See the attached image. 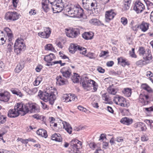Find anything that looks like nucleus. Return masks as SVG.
Returning a JSON list of instances; mask_svg holds the SVG:
<instances>
[{
    "label": "nucleus",
    "mask_w": 153,
    "mask_h": 153,
    "mask_svg": "<svg viewBox=\"0 0 153 153\" xmlns=\"http://www.w3.org/2000/svg\"><path fill=\"white\" fill-rule=\"evenodd\" d=\"M57 91L53 89L47 90L46 91L42 92L41 90L39 92L38 96L45 102L49 101V103L53 105L56 99Z\"/></svg>",
    "instance_id": "nucleus-2"
},
{
    "label": "nucleus",
    "mask_w": 153,
    "mask_h": 153,
    "mask_svg": "<svg viewBox=\"0 0 153 153\" xmlns=\"http://www.w3.org/2000/svg\"><path fill=\"white\" fill-rule=\"evenodd\" d=\"M129 53L131 56L133 58H136L137 56L134 53V49L132 48V51H130Z\"/></svg>",
    "instance_id": "nucleus-49"
},
{
    "label": "nucleus",
    "mask_w": 153,
    "mask_h": 153,
    "mask_svg": "<svg viewBox=\"0 0 153 153\" xmlns=\"http://www.w3.org/2000/svg\"><path fill=\"white\" fill-rule=\"evenodd\" d=\"M94 153H104V152L100 148H98L96 150Z\"/></svg>",
    "instance_id": "nucleus-64"
},
{
    "label": "nucleus",
    "mask_w": 153,
    "mask_h": 153,
    "mask_svg": "<svg viewBox=\"0 0 153 153\" xmlns=\"http://www.w3.org/2000/svg\"><path fill=\"white\" fill-rule=\"evenodd\" d=\"M120 122L124 124L129 125L133 123V120L131 118H129L127 117H124L121 120Z\"/></svg>",
    "instance_id": "nucleus-22"
},
{
    "label": "nucleus",
    "mask_w": 153,
    "mask_h": 153,
    "mask_svg": "<svg viewBox=\"0 0 153 153\" xmlns=\"http://www.w3.org/2000/svg\"><path fill=\"white\" fill-rule=\"evenodd\" d=\"M41 103L42 105V107L44 109H48V105L45 102H41Z\"/></svg>",
    "instance_id": "nucleus-56"
},
{
    "label": "nucleus",
    "mask_w": 153,
    "mask_h": 153,
    "mask_svg": "<svg viewBox=\"0 0 153 153\" xmlns=\"http://www.w3.org/2000/svg\"><path fill=\"white\" fill-rule=\"evenodd\" d=\"M56 84L59 85H63L68 83L67 79H64L61 76H57L56 78Z\"/></svg>",
    "instance_id": "nucleus-18"
},
{
    "label": "nucleus",
    "mask_w": 153,
    "mask_h": 153,
    "mask_svg": "<svg viewBox=\"0 0 153 153\" xmlns=\"http://www.w3.org/2000/svg\"><path fill=\"white\" fill-rule=\"evenodd\" d=\"M63 9L65 12L68 13V14L75 17H82L84 14L83 9L78 4L67 5L65 7H64Z\"/></svg>",
    "instance_id": "nucleus-3"
},
{
    "label": "nucleus",
    "mask_w": 153,
    "mask_h": 153,
    "mask_svg": "<svg viewBox=\"0 0 153 153\" xmlns=\"http://www.w3.org/2000/svg\"><path fill=\"white\" fill-rule=\"evenodd\" d=\"M89 22L91 23L96 25H104L101 21L96 19H92L90 20Z\"/></svg>",
    "instance_id": "nucleus-31"
},
{
    "label": "nucleus",
    "mask_w": 153,
    "mask_h": 153,
    "mask_svg": "<svg viewBox=\"0 0 153 153\" xmlns=\"http://www.w3.org/2000/svg\"><path fill=\"white\" fill-rule=\"evenodd\" d=\"M118 63H120L121 65L123 67H125L126 65H129L130 64L128 62L126 61V60L123 59L122 57L118 58L117 59Z\"/></svg>",
    "instance_id": "nucleus-28"
},
{
    "label": "nucleus",
    "mask_w": 153,
    "mask_h": 153,
    "mask_svg": "<svg viewBox=\"0 0 153 153\" xmlns=\"http://www.w3.org/2000/svg\"><path fill=\"white\" fill-rule=\"evenodd\" d=\"M49 3L51 5L52 9L54 13L60 12L63 9L64 4L62 0H43L42 7L46 12L49 10L48 7Z\"/></svg>",
    "instance_id": "nucleus-1"
},
{
    "label": "nucleus",
    "mask_w": 153,
    "mask_h": 153,
    "mask_svg": "<svg viewBox=\"0 0 153 153\" xmlns=\"http://www.w3.org/2000/svg\"><path fill=\"white\" fill-rule=\"evenodd\" d=\"M3 32L0 30V45H2L5 43L6 39L3 37Z\"/></svg>",
    "instance_id": "nucleus-39"
},
{
    "label": "nucleus",
    "mask_w": 153,
    "mask_h": 153,
    "mask_svg": "<svg viewBox=\"0 0 153 153\" xmlns=\"http://www.w3.org/2000/svg\"><path fill=\"white\" fill-rule=\"evenodd\" d=\"M113 101L117 105H119L122 107L127 106L126 99L120 96L116 95L114 97Z\"/></svg>",
    "instance_id": "nucleus-10"
},
{
    "label": "nucleus",
    "mask_w": 153,
    "mask_h": 153,
    "mask_svg": "<svg viewBox=\"0 0 153 153\" xmlns=\"http://www.w3.org/2000/svg\"><path fill=\"white\" fill-rule=\"evenodd\" d=\"M10 91L13 94L16 95L19 97H22L23 96L22 93L18 89L12 88L10 89Z\"/></svg>",
    "instance_id": "nucleus-36"
},
{
    "label": "nucleus",
    "mask_w": 153,
    "mask_h": 153,
    "mask_svg": "<svg viewBox=\"0 0 153 153\" xmlns=\"http://www.w3.org/2000/svg\"><path fill=\"white\" fill-rule=\"evenodd\" d=\"M19 18V15L16 12H7L5 15L4 19L8 22L10 21H14Z\"/></svg>",
    "instance_id": "nucleus-9"
},
{
    "label": "nucleus",
    "mask_w": 153,
    "mask_h": 153,
    "mask_svg": "<svg viewBox=\"0 0 153 153\" xmlns=\"http://www.w3.org/2000/svg\"><path fill=\"white\" fill-rule=\"evenodd\" d=\"M90 2H91V0H86V1H82V6L85 9L87 10H91L90 9Z\"/></svg>",
    "instance_id": "nucleus-25"
},
{
    "label": "nucleus",
    "mask_w": 153,
    "mask_h": 153,
    "mask_svg": "<svg viewBox=\"0 0 153 153\" xmlns=\"http://www.w3.org/2000/svg\"><path fill=\"white\" fill-rule=\"evenodd\" d=\"M7 36L8 38V40L9 42L11 41L12 40V38L13 37V35L12 33L7 32Z\"/></svg>",
    "instance_id": "nucleus-53"
},
{
    "label": "nucleus",
    "mask_w": 153,
    "mask_h": 153,
    "mask_svg": "<svg viewBox=\"0 0 153 153\" xmlns=\"http://www.w3.org/2000/svg\"><path fill=\"white\" fill-rule=\"evenodd\" d=\"M141 140L142 141H147L148 140V138L146 135H144L141 137Z\"/></svg>",
    "instance_id": "nucleus-61"
},
{
    "label": "nucleus",
    "mask_w": 153,
    "mask_h": 153,
    "mask_svg": "<svg viewBox=\"0 0 153 153\" xmlns=\"http://www.w3.org/2000/svg\"><path fill=\"white\" fill-rule=\"evenodd\" d=\"M93 36L94 33L91 32H85L82 34V37L86 40L91 39Z\"/></svg>",
    "instance_id": "nucleus-24"
},
{
    "label": "nucleus",
    "mask_w": 153,
    "mask_h": 153,
    "mask_svg": "<svg viewBox=\"0 0 153 153\" xmlns=\"http://www.w3.org/2000/svg\"><path fill=\"white\" fill-rule=\"evenodd\" d=\"M25 90L29 94L33 95L36 93L38 91V88H35L32 89H30L27 87H25L24 88Z\"/></svg>",
    "instance_id": "nucleus-27"
},
{
    "label": "nucleus",
    "mask_w": 153,
    "mask_h": 153,
    "mask_svg": "<svg viewBox=\"0 0 153 153\" xmlns=\"http://www.w3.org/2000/svg\"><path fill=\"white\" fill-rule=\"evenodd\" d=\"M102 97L103 99L105 101H108V97L106 93L102 94Z\"/></svg>",
    "instance_id": "nucleus-58"
},
{
    "label": "nucleus",
    "mask_w": 153,
    "mask_h": 153,
    "mask_svg": "<svg viewBox=\"0 0 153 153\" xmlns=\"http://www.w3.org/2000/svg\"><path fill=\"white\" fill-rule=\"evenodd\" d=\"M134 127L135 128H138L140 129L142 131H145L147 129L146 125L143 123L141 122H137L134 125Z\"/></svg>",
    "instance_id": "nucleus-17"
},
{
    "label": "nucleus",
    "mask_w": 153,
    "mask_h": 153,
    "mask_svg": "<svg viewBox=\"0 0 153 153\" xmlns=\"http://www.w3.org/2000/svg\"><path fill=\"white\" fill-rule=\"evenodd\" d=\"M80 47L82 48H81V49H79V50L80 51V53H82V54H85L86 53V52L87 51L86 49L84 48L81 47L80 46Z\"/></svg>",
    "instance_id": "nucleus-55"
},
{
    "label": "nucleus",
    "mask_w": 153,
    "mask_h": 153,
    "mask_svg": "<svg viewBox=\"0 0 153 153\" xmlns=\"http://www.w3.org/2000/svg\"><path fill=\"white\" fill-rule=\"evenodd\" d=\"M7 117H6L3 115L0 116V124H3L5 123L6 121Z\"/></svg>",
    "instance_id": "nucleus-45"
},
{
    "label": "nucleus",
    "mask_w": 153,
    "mask_h": 153,
    "mask_svg": "<svg viewBox=\"0 0 153 153\" xmlns=\"http://www.w3.org/2000/svg\"><path fill=\"white\" fill-rule=\"evenodd\" d=\"M144 5L140 1H136L134 4L133 9L137 13H141L145 9Z\"/></svg>",
    "instance_id": "nucleus-12"
},
{
    "label": "nucleus",
    "mask_w": 153,
    "mask_h": 153,
    "mask_svg": "<svg viewBox=\"0 0 153 153\" xmlns=\"http://www.w3.org/2000/svg\"><path fill=\"white\" fill-rule=\"evenodd\" d=\"M145 2L148 10L150 9L153 7V4L148 0H144Z\"/></svg>",
    "instance_id": "nucleus-41"
},
{
    "label": "nucleus",
    "mask_w": 153,
    "mask_h": 153,
    "mask_svg": "<svg viewBox=\"0 0 153 153\" xmlns=\"http://www.w3.org/2000/svg\"><path fill=\"white\" fill-rule=\"evenodd\" d=\"M23 107V105L22 103H17L14 106V108L18 112L22 111L23 112V115H25L26 113L30 112L32 113L39 111L38 109L36 106L33 104L28 103L24 105Z\"/></svg>",
    "instance_id": "nucleus-4"
},
{
    "label": "nucleus",
    "mask_w": 153,
    "mask_h": 153,
    "mask_svg": "<svg viewBox=\"0 0 153 153\" xmlns=\"http://www.w3.org/2000/svg\"><path fill=\"white\" fill-rule=\"evenodd\" d=\"M19 113L15 108L14 109H10L8 112L7 115L8 117L11 118H15L18 117Z\"/></svg>",
    "instance_id": "nucleus-21"
},
{
    "label": "nucleus",
    "mask_w": 153,
    "mask_h": 153,
    "mask_svg": "<svg viewBox=\"0 0 153 153\" xmlns=\"http://www.w3.org/2000/svg\"><path fill=\"white\" fill-rule=\"evenodd\" d=\"M130 6V4L124 3V5L123 8V10H128Z\"/></svg>",
    "instance_id": "nucleus-59"
},
{
    "label": "nucleus",
    "mask_w": 153,
    "mask_h": 153,
    "mask_svg": "<svg viewBox=\"0 0 153 153\" xmlns=\"http://www.w3.org/2000/svg\"><path fill=\"white\" fill-rule=\"evenodd\" d=\"M138 52L139 54L142 56L143 59L146 61L151 60L153 58L151 51L149 49H146L143 47H140Z\"/></svg>",
    "instance_id": "nucleus-7"
},
{
    "label": "nucleus",
    "mask_w": 153,
    "mask_h": 153,
    "mask_svg": "<svg viewBox=\"0 0 153 153\" xmlns=\"http://www.w3.org/2000/svg\"><path fill=\"white\" fill-rule=\"evenodd\" d=\"M42 67L41 65H38L35 68V70L37 72H39L42 69Z\"/></svg>",
    "instance_id": "nucleus-63"
},
{
    "label": "nucleus",
    "mask_w": 153,
    "mask_h": 153,
    "mask_svg": "<svg viewBox=\"0 0 153 153\" xmlns=\"http://www.w3.org/2000/svg\"><path fill=\"white\" fill-rule=\"evenodd\" d=\"M80 30L77 28H72L68 30L66 33L67 36L71 38H75L80 34Z\"/></svg>",
    "instance_id": "nucleus-11"
},
{
    "label": "nucleus",
    "mask_w": 153,
    "mask_h": 153,
    "mask_svg": "<svg viewBox=\"0 0 153 153\" xmlns=\"http://www.w3.org/2000/svg\"><path fill=\"white\" fill-rule=\"evenodd\" d=\"M24 65L21 64H18L15 69V71L16 73H19L24 68Z\"/></svg>",
    "instance_id": "nucleus-38"
},
{
    "label": "nucleus",
    "mask_w": 153,
    "mask_h": 153,
    "mask_svg": "<svg viewBox=\"0 0 153 153\" xmlns=\"http://www.w3.org/2000/svg\"><path fill=\"white\" fill-rule=\"evenodd\" d=\"M63 101L64 102H66L71 101V100H70V96L69 94H65L63 95Z\"/></svg>",
    "instance_id": "nucleus-40"
},
{
    "label": "nucleus",
    "mask_w": 153,
    "mask_h": 153,
    "mask_svg": "<svg viewBox=\"0 0 153 153\" xmlns=\"http://www.w3.org/2000/svg\"><path fill=\"white\" fill-rule=\"evenodd\" d=\"M14 48V52L17 54L24 51L26 48L24 40L20 38L17 39L15 42Z\"/></svg>",
    "instance_id": "nucleus-6"
},
{
    "label": "nucleus",
    "mask_w": 153,
    "mask_h": 153,
    "mask_svg": "<svg viewBox=\"0 0 153 153\" xmlns=\"http://www.w3.org/2000/svg\"><path fill=\"white\" fill-rule=\"evenodd\" d=\"M60 72L62 73L63 76L67 78H69L71 75V72L68 70L66 71L64 70V68L60 70Z\"/></svg>",
    "instance_id": "nucleus-30"
},
{
    "label": "nucleus",
    "mask_w": 153,
    "mask_h": 153,
    "mask_svg": "<svg viewBox=\"0 0 153 153\" xmlns=\"http://www.w3.org/2000/svg\"><path fill=\"white\" fill-rule=\"evenodd\" d=\"M86 56L91 59L94 58V54L91 52L88 53L86 55Z\"/></svg>",
    "instance_id": "nucleus-57"
},
{
    "label": "nucleus",
    "mask_w": 153,
    "mask_h": 153,
    "mask_svg": "<svg viewBox=\"0 0 153 153\" xmlns=\"http://www.w3.org/2000/svg\"><path fill=\"white\" fill-rule=\"evenodd\" d=\"M36 133L38 135L45 138H46L48 136L46 131L43 129H40L37 130Z\"/></svg>",
    "instance_id": "nucleus-29"
},
{
    "label": "nucleus",
    "mask_w": 153,
    "mask_h": 153,
    "mask_svg": "<svg viewBox=\"0 0 153 153\" xmlns=\"http://www.w3.org/2000/svg\"><path fill=\"white\" fill-rule=\"evenodd\" d=\"M121 22L124 25H125L127 24L128 20L126 18L123 17L121 19Z\"/></svg>",
    "instance_id": "nucleus-47"
},
{
    "label": "nucleus",
    "mask_w": 153,
    "mask_h": 153,
    "mask_svg": "<svg viewBox=\"0 0 153 153\" xmlns=\"http://www.w3.org/2000/svg\"><path fill=\"white\" fill-rule=\"evenodd\" d=\"M37 13L36 10L34 9H32L30 10L29 12L30 15L31 16L34 15Z\"/></svg>",
    "instance_id": "nucleus-54"
},
{
    "label": "nucleus",
    "mask_w": 153,
    "mask_h": 153,
    "mask_svg": "<svg viewBox=\"0 0 153 153\" xmlns=\"http://www.w3.org/2000/svg\"><path fill=\"white\" fill-rule=\"evenodd\" d=\"M149 98V96L140 94L139 98V101L143 105H147L149 103V101L148 100Z\"/></svg>",
    "instance_id": "nucleus-16"
},
{
    "label": "nucleus",
    "mask_w": 153,
    "mask_h": 153,
    "mask_svg": "<svg viewBox=\"0 0 153 153\" xmlns=\"http://www.w3.org/2000/svg\"><path fill=\"white\" fill-rule=\"evenodd\" d=\"M97 70L100 73H103L105 72V69L102 68V67L99 66L97 68Z\"/></svg>",
    "instance_id": "nucleus-62"
},
{
    "label": "nucleus",
    "mask_w": 153,
    "mask_h": 153,
    "mask_svg": "<svg viewBox=\"0 0 153 153\" xmlns=\"http://www.w3.org/2000/svg\"><path fill=\"white\" fill-rule=\"evenodd\" d=\"M70 96V100H71V101H76L77 100V97L74 94H69Z\"/></svg>",
    "instance_id": "nucleus-50"
},
{
    "label": "nucleus",
    "mask_w": 153,
    "mask_h": 153,
    "mask_svg": "<svg viewBox=\"0 0 153 153\" xmlns=\"http://www.w3.org/2000/svg\"><path fill=\"white\" fill-rule=\"evenodd\" d=\"M64 128L70 134H71L72 132V128L70 124L66 122H64L62 123Z\"/></svg>",
    "instance_id": "nucleus-23"
},
{
    "label": "nucleus",
    "mask_w": 153,
    "mask_h": 153,
    "mask_svg": "<svg viewBox=\"0 0 153 153\" xmlns=\"http://www.w3.org/2000/svg\"><path fill=\"white\" fill-rule=\"evenodd\" d=\"M122 92L126 96L128 97H130L131 94V89L128 88H124Z\"/></svg>",
    "instance_id": "nucleus-34"
},
{
    "label": "nucleus",
    "mask_w": 153,
    "mask_h": 153,
    "mask_svg": "<svg viewBox=\"0 0 153 153\" xmlns=\"http://www.w3.org/2000/svg\"><path fill=\"white\" fill-rule=\"evenodd\" d=\"M77 108L80 111H82L84 112H86V111H88V110L87 109L83 107L81 105L79 106Z\"/></svg>",
    "instance_id": "nucleus-52"
},
{
    "label": "nucleus",
    "mask_w": 153,
    "mask_h": 153,
    "mask_svg": "<svg viewBox=\"0 0 153 153\" xmlns=\"http://www.w3.org/2000/svg\"><path fill=\"white\" fill-rule=\"evenodd\" d=\"M141 87L143 89L146 90L148 92L150 93H153L152 89L146 84H142Z\"/></svg>",
    "instance_id": "nucleus-32"
},
{
    "label": "nucleus",
    "mask_w": 153,
    "mask_h": 153,
    "mask_svg": "<svg viewBox=\"0 0 153 153\" xmlns=\"http://www.w3.org/2000/svg\"><path fill=\"white\" fill-rule=\"evenodd\" d=\"M80 76L76 73H74V76L72 78L73 82L74 83H78L79 82Z\"/></svg>",
    "instance_id": "nucleus-37"
},
{
    "label": "nucleus",
    "mask_w": 153,
    "mask_h": 153,
    "mask_svg": "<svg viewBox=\"0 0 153 153\" xmlns=\"http://www.w3.org/2000/svg\"><path fill=\"white\" fill-rule=\"evenodd\" d=\"M10 97L11 95L9 92L7 91L0 92V101L7 102L9 101Z\"/></svg>",
    "instance_id": "nucleus-13"
},
{
    "label": "nucleus",
    "mask_w": 153,
    "mask_h": 153,
    "mask_svg": "<svg viewBox=\"0 0 153 153\" xmlns=\"http://www.w3.org/2000/svg\"><path fill=\"white\" fill-rule=\"evenodd\" d=\"M90 6L91 7V8H93L94 10L97 8V4L96 3L95 1H94V2H92V0H91V2H90Z\"/></svg>",
    "instance_id": "nucleus-46"
},
{
    "label": "nucleus",
    "mask_w": 153,
    "mask_h": 153,
    "mask_svg": "<svg viewBox=\"0 0 153 153\" xmlns=\"http://www.w3.org/2000/svg\"><path fill=\"white\" fill-rule=\"evenodd\" d=\"M51 33V29L49 27H45L44 29V31L39 33L38 35L42 38L47 39L49 37Z\"/></svg>",
    "instance_id": "nucleus-14"
},
{
    "label": "nucleus",
    "mask_w": 153,
    "mask_h": 153,
    "mask_svg": "<svg viewBox=\"0 0 153 153\" xmlns=\"http://www.w3.org/2000/svg\"><path fill=\"white\" fill-rule=\"evenodd\" d=\"M42 81L41 77H38L35 79L34 82V85L37 86L39 85Z\"/></svg>",
    "instance_id": "nucleus-44"
},
{
    "label": "nucleus",
    "mask_w": 153,
    "mask_h": 153,
    "mask_svg": "<svg viewBox=\"0 0 153 153\" xmlns=\"http://www.w3.org/2000/svg\"><path fill=\"white\" fill-rule=\"evenodd\" d=\"M149 23L143 21L140 25H138V27H139L142 31L145 32L149 29Z\"/></svg>",
    "instance_id": "nucleus-20"
},
{
    "label": "nucleus",
    "mask_w": 153,
    "mask_h": 153,
    "mask_svg": "<svg viewBox=\"0 0 153 153\" xmlns=\"http://www.w3.org/2000/svg\"><path fill=\"white\" fill-rule=\"evenodd\" d=\"M71 149V153H80L79 150L82 148V143L78 140H72L70 143Z\"/></svg>",
    "instance_id": "nucleus-8"
},
{
    "label": "nucleus",
    "mask_w": 153,
    "mask_h": 153,
    "mask_svg": "<svg viewBox=\"0 0 153 153\" xmlns=\"http://www.w3.org/2000/svg\"><path fill=\"white\" fill-rule=\"evenodd\" d=\"M144 122L150 126V128L153 129V121L152 120H145Z\"/></svg>",
    "instance_id": "nucleus-43"
},
{
    "label": "nucleus",
    "mask_w": 153,
    "mask_h": 153,
    "mask_svg": "<svg viewBox=\"0 0 153 153\" xmlns=\"http://www.w3.org/2000/svg\"><path fill=\"white\" fill-rule=\"evenodd\" d=\"M52 140L58 142H61L62 140L60 135L59 134L55 133L51 136Z\"/></svg>",
    "instance_id": "nucleus-33"
},
{
    "label": "nucleus",
    "mask_w": 153,
    "mask_h": 153,
    "mask_svg": "<svg viewBox=\"0 0 153 153\" xmlns=\"http://www.w3.org/2000/svg\"><path fill=\"white\" fill-rule=\"evenodd\" d=\"M56 59V56L53 53H50L46 56L44 59L47 62H51L52 61Z\"/></svg>",
    "instance_id": "nucleus-26"
},
{
    "label": "nucleus",
    "mask_w": 153,
    "mask_h": 153,
    "mask_svg": "<svg viewBox=\"0 0 153 153\" xmlns=\"http://www.w3.org/2000/svg\"><path fill=\"white\" fill-rule=\"evenodd\" d=\"M82 48L79 45L71 43L69 48V50L71 53H74L77 50L81 49Z\"/></svg>",
    "instance_id": "nucleus-19"
},
{
    "label": "nucleus",
    "mask_w": 153,
    "mask_h": 153,
    "mask_svg": "<svg viewBox=\"0 0 153 153\" xmlns=\"http://www.w3.org/2000/svg\"><path fill=\"white\" fill-rule=\"evenodd\" d=\"M108 92L110 94L115 95L117 93V90L113 87V85L109 86L107 88Z\"/></svg>",
    "instance_id": "nucleus-35"
},
{
    "label": "nucleus",
    "mask_w": 153,
    "mask_h": 153,
    "mask_svg": "<svg viewBox=\"0 0 153 153\" xmlns=\"http://www.w3.org/2000/svg\"><path fill=\"white\" fill-rule=\"evenodd\" d=\"M17 140L19 141H21L22 143L23 144H27L28 143L27 139H24L22 138L19 137L18 138Z\"/></svg>",
    "instance_id": "nucleus-51"
},
{
    "label": "nucleus",
    "mask_w": 153,
    "mask_h": 153,
    "mask_svg": "<svg viewBox=\"0 0 153 153\" xmlns=\"http://www.w3.org/2000/svg\"><path fill=\"white\" fill-rule=\"evenodd\" d=\"M13 43L11 41L9 42V43L8 44V45L7 46V48L9 52L11 51L13 49Z\"/></svg>",
    "instance_id": "nucleus-48"
},
{
    "label": "nucleus",
    "mask_w": 153,
    "mask_h": 153,
    "mask_svg": "<svg viewBox=\"0 0 153 153\" xmlns=\"http://www.w3.org/2000/svg\"><path fill=\"white\" fill-rule=\"evenodd\" d=\"M116 15L115 13L112 10L106 11L105 14V21L109 22L112 20Z\"/></svg>",
    "instance_id": "nucleus-15"
},
{
    "label": "nucleus",
    "mask_w": 153,
    "mask_h": 153,
    "mask_svg": "<svg viewBox=\"0 0 153 153\" xmlns=\"http://www.w3.org/2000/svg\"><path fill=\"white\" fill-rule=\"evenodd\" d=\"M45 50H51L53 51H56L53 48L52 45L50 44L46 45L45 47Z\"/></svg>",
    "instance_id": "nucleus-42"
},
{
    "label": "nucleus",
    "mask_w": 153,
    "mask_h": 153,
    "mask_svg": "<svg viewBox=\"0 0 153 153\" xmlns=\"http://www.w3.org/2000/svg\"><path fill=\"white\" fill-rule=\"evenodd\" d=\"M144 109L147 111L148 112L153 111V106L149 108H144Z\"/></svg>",
    "instance_id": "nucleus-60"
},
{
    "label": "nucleus",
    "mask_w": 153,
    "mask_h": 153,
    "mask_svg": "<svg viewBox=\"0 0 153 153\" xmlns=\"http://www.w3.org/2000/svg\"><path fill=\"white\" fill-rule=\"evenodd\" d=\"M82 85L84 90L86 91H90L91 89V87H93V92L97 91L98 85L97 84L94 80L91 79H88V78H85L82 81Z\"/></svg>",
    "instance_id": "nucleus-5"
}]
</instances>
